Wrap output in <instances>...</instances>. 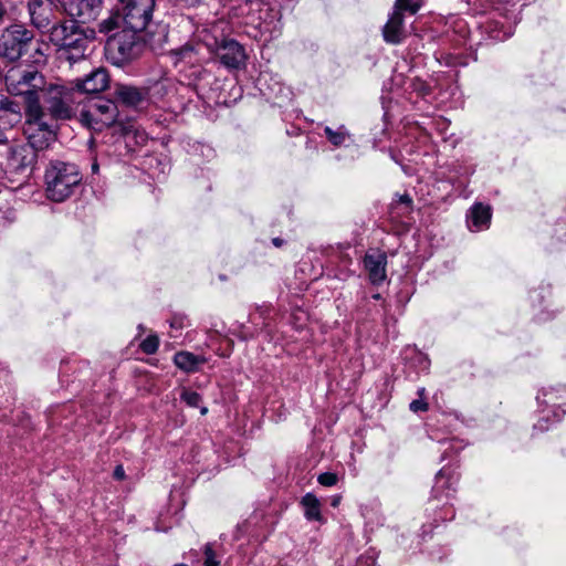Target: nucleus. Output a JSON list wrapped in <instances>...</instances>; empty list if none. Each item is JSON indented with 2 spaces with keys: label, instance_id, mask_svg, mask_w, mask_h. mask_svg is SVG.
Instances as JSON below:
<instances>
[{
  "label": "nucleus",
  "instance_id": "25",
  "mask_svg": "<svg viewBox=\"0 0 566 566\" xmlns=\"http://www.w3.org/2000/svg\"><path fill=\"white\" fill-rule=\"evenodd\" d=\"M171 53L175 60V64L186 60L191 62V60L195 56V50L191 45H184L179 49L174 50Z\"/></svg>",
  "mask_w": 566,
  "mask_h": 566
},
{
  "label": "nucleus",
  "instance_id": "6",
  "mask_svg": "<svg viewBox=\"0 0 566 566\" xmlns=\"http://www.w3.org/2000/svg\"><path fill=\"white\" fill-rule=\"evenodd\" d=\"M56 126L48 120L46 113L41 104L33 102L25 107V122L23 133L28 139L27 146L34 151L46 149L56 140Z\"/></svg>",
  "mask_w": 566,
  "mask_h": 566
},
{
  "label": "nucleus",
  "instance_id": "37",
  "mask_svg": "<svg viewBox=\"0 0 566 566\" xmlns=\"http://www.w3.org/2000/svg\"><path fill=\"white\" fill-rule=\"evenodd\" d=\"M545 420H539L536 424H534V429L535 430H541V431H544V430H547V427L545 426Z\"/></svg>",
  "mask_w": 566,
  "mask_h": 566
},
{
  "label": "nucleus",
  "instance_id": "11",
  "mask_svg": "<svg viewBox=\"0 0 566 566\" xmlns=\"http://www.w3.org/2000/svg\"><path fill=\"white\" fill-rule=\"evenodd\" d=\"M216 52L220 63L227 69L239 70L245 66V50L233 39H222L217 42Z\"/></svg>",
  "mask_w": 566,
  "mask_h": 566
},
{
  "label": "nucleus",
  "instance_id": "19",
  "mask_svg": "<svg viewBox=\"0 0 566 566\" xmlns=\"http://www.w3.org/2000/svg\"><path fill=\"white\" fill-rule=\"evenodd\" d=\"M491 207L485 206L483 203H474L468 214V226L471 231H480L483 229H488L491 222Z\"/></svg>",
  "mask_w": 566,
  "mask_h": 566
},
{
  "label": "nucleus",
  "instance_id": "18",
  "mask_svg": "<svg viewBox=\"0 0 566 566\" xmlns=\"http://www.w3.org/2000/svg\"><path fill=\"white\" fill-rule=\"evenodd\" d=\"M116 98L128 107H138L146 99L148 92L145 88H139L126 84H117L114 92Z\"/></svg>",
  "mask_w": 566,
  "mask_h": 566
},
{
  "label": "nucleus",
  "instance_id": "13",
  "mask_svg": "<svg viewBox=\"0 0 566 566\" xmlns=\"http://www.w3.org/2000/svg\"><path fill=\"white\" fill-rule=\"evenodd\" d=\"M364 269L373 285H380L387 279V254L379 250L366 252L363 259Z\"/></svg>",
  "mask_w": 566,
  "mask_h": 566
},
{
  "label": "nucleus",
  "instance_id": "20",
  "mask_svg": "<svg viewBox=\"0 0 566 566\" xmlns=\"http://www.w3.org/2000/svg\"><path fill=\"white\" fill-rule=\"evenodd\" d=\"M301 504L304 507V516L306 520L317 522L323 521V516L321 513V502L316 497V495H314L313 493H306L302 497Z\"/></svg>",
  "mask_w": 566,
  "mask_h": 566
},
{
  "label": "nucleus",
  "instance_id": "38",
  "mask_svg": "<svg viewBox=\"0 0 566 566\" xmlns=\"http://www.w3.org/2000/svg\"><path fill=\"white\" fill-rule=\"evenodd\" d=\"M272 243L276 247V248H281L283 244H284V240L281 239V238H273L272 239Z\"/></svg>",
  "mask_w": 566,
  "mask_h": 566
},
{
  "label": "nucleus",
  "instance_id": "10",
  "mask_svg": "<svg viewBox=\"0 0 566 566\" xmlns=\"http://www.w3.org/2000/svg\"><path fill=\"white\" fill-rule=\"evenodd\" d=\"M124 4V27L144 31L153 18L155 0H119Z\"/></svg>",
  "mask_w": 566,
  "mask_h": 566
},
{
  "label": "nucleus",
  "instance_id": "46",
  "mask_svg": "<svg viewBox=\"0 0 566 566\" xmlns=\"http://www.w3.org/2000/svg\"><path fill=\"white\" fill-rule=\"evenodd\" d=\"M450 496H451V493H450V492H448V493H447V495H446V497L448 499V497H450Z\"/></svg>",
  "mask_w": 566,
  "mask_h": 566
},
{
  "label": "nucleus",
  "instance_id": "28",
  "mask_svg": "<svg viewBox=\"0 0 566 566\" xmlns=\"http://www.w3.org/2000/svg\"><path fill=\"white\" fill-rule=\"evenodd\" d=\"M203 555H205V566H219L220 562L217 559V555L214 551L212 549V545L210 543L205 545L203 548Z\"/></svg>",
  "mask_w": 566,
  "mask_h": 566
},
{
  "label": "nucleus",
  "instance_id": "41",
  "mask_svg": "<svg viewBox=\"0 0 566 566\" xmlns=\"http://www.w3.org/2000/svg\"><path fill=\"white\" fill-rule=\"evenodd\" d=\"M92 170H93L94 172L98 170V165H97L96 163H94V164L92 165Z\"/></svg>",
  "mask_w": 566,
  "mask_h": 566
},
{
  "label": "nucleus",
  "instance_id": "2",
  "mask_svg": "<svg viewBox=\"0 0 566 566\" xmlns=\"http://www.w3.org/2000/svg\"><path fill=\"white\" fill-rule=\"evenodd\" d=\"M144 49L140 31L123 27L107 38L105 55L113 65L122 67L138 59Z\"/></svg>",
  "mask_w": 566,
  "mask_h": 566
},
{
  "label": "nucleus",
  "instance_id": "44",
  "mask_svg": "<svg viewBox=\"0 0 566 566\" xmlns=\"http://www.w3.org/2000/svg\"><path fill=\"white\" fill-rule=\"evenodd\" d=\"M170 326H172V327H177V324H175V323H170Z\"/></svg>",
  "mask_w": 566,
  "mask_h": 566
},
{
  "label": "nucleus",
  "instance_id": "27",
  "mask_svg": "<svg viewBox=\"0 0 566 566\" xmlns=\"http://www.w3.org/2000/svg\"><path fill=\"white\" fill-rule=\"evenodd\" d=\"M158 346H159V339L155 335H150V336L146 337L140 343V349L145 354H148V355L155 354L157 352V349H158Z\"/></svg>",
  "mask_w": 566,
  "mask_h": 566
},
{
  "label": "nucleus",
  "instance_id": "15",
  "mask_svg": "<svg viewBox=\"0 0 566 566\" xmlns=\"http://www.w3.org/2000/svg\"><path fill=\"white\" fill-rule=\"evenodd\" d=\"M109 84V75L106 69L98 67L75 81L74 90L78 94H96L105 91Z\"/></svg>",
  "mask_w": 566,
  "mask_h": 566
},
{
  "label": "nucleus",
  "instance_id": "1",
  "mask_svg": "<svg viewBox=\"0 0 566 566\" xmlns=\"http://www.w3.org/2000/svg\"><path fill=\"white\" fill-rule=\"evenodd\" d=\"M82 175L76 165L65 161H51L45 169L46 197L55 202L67 199L80 185Z\"/></svg>",
  "mask_w": 566,
  "mask_h": 566
},
{
  "label": "nucleus",
  "instance_id": "9",
  "mask_svg": "<svg viewBox=\"0 0 566 566\" xmlns=\"http://www.w3.org/2000/svg\"><path fill=\"white\" fill-rule=\"evenodd\" d=\"M34 46V33L23 24H11L0 34V57L15 62Z\"/></svg>",
  "mask_w": 566,
  "mask_h": 566
},
{
  "label": "nucleus",
  "instance_id": "17",
  "mask_svg": "<svg viewBox=\"0 0 566 566\" xmlns=\"http://www.w3.org/2000/svg\"><path fill=\"white\" fill-rule=\"evenodd\" d=\"M385 42L389 44H400L406 38L403 15L392 10L388 21L382 28Z\"/></svg>",
  "mask_w": 566,
  "mask_h": 566
},
{
  "label": "nucleus",
  "instance_id": "40",
  "mask_svg": "<svg viewBox=\"0 0 566 566\" xmlns=\"http://www.w3.org/2000/svg\"><path fill=\"white\" fill-rule=\"evenodd\" d=\"M200 413H201L202 416L207 415V413H208V408H207V407H205V406H203V407H201V408H200Z\"/></svg>",
  "mask_w": 566,
  "mask_h": 566
},
{
  "label": "nucleus",
  "instance_id": "35",
  "mask_svg": "<svg viewBox=\"0 0 566 566\" xmlns=\"http://www.w3.org/2000/svg\"><path fill=\"white\" fill-rule=\"evenodd\" d=\"M34 53L40 56V57H34V60H33L34 63L44 62V54L42 53L41 48L39 45L36 48H34Z\"/></svg>",
  "mask_w": 566,
  "mask_h": 566
},
{
  "label": "nucleus",
  "instance_id": "24",
  "mask_svg": "<svg viewBox=\"0 0 566 566\" xmlns=\"http://www.w3.org/2000/svg\"><path fill=\"white\" fill-rule=\"evenodd\" d=\"M422 7V0H396L392 10L403 15V12L416 14Z\"/></svg>",
  "mask_w": 566,
  "mask_h": 566
},
{
  "label": "nucleus",
  "instance_id": "22",
  "mask_svg": "<svg viewBox=\"0 0 566 566\" xmlns=\"http://www.w3.org/2000/svg\"><path fill=\"white\" fill-rule=\"evenodd\" d=\"M122 24L124 25L123 14L118 12L109 13V15L106 19H103L98 23V32L103 34H113L122 29Z\"/></svg>",
  "mask_w": 566,
  "mask_h": 566
},
{
  "label": "nucleus",
  "instance_id": "4",
  "mask_svg": "<svg viewBox=\"0 0 566 566\" xmlns=\"http://www.w3.org/2000/svg\"><path fill=\"white\" fill-rule=\"evenodd\" d=\"M41 105L46 117L54 120H67L77 113V107L83 103L77 101L74 87L64 85H44L40 91Z\"/></svg>",
  "mask_w": 566,
  "mask_h": 566
},
{
  "label": "nucleus",
  "instance_id": "12",
  "mask_svg": "<svg viewBox=\"0 0 566 566\" xmlns=\"http://www.w3.org/2000/svg\"><path fill=\"white\" fill-rule=\"evenodd\" d=\"M103 0H63L65 12L77 23L95 20L102 10Z\"/></svg>",
  "mask_w": 566,
  "mask_h": 566
},
{
  "label": "nucleus",
  "instance_id": "23",
  "mask_svg": "<svg viewBox=\"0 0 566 566\" xmlns=\"http://www.w3.org/2000/svg\"><path fill=\"white\" fill-rule=\"evenodd\" d=\"M324 133L328 142L335 147L344 145L346 139L349 138V133L344 126L338 127L337 130H334L329 126H326L324 128Z\"/></svg>",
  "mask_w": 566,
  "mask_h": 566
},
{
  "label": "nucleus",
  "instance_id": "3",
  "mask_svg": "<svg viewBox=\"0 0 566 566\" xmlns=\"http://www.w3.org/2000/svg\"><path fill=\"white\" fill-rule=\"evenodd\" d=\"M51 41L57 46L60 57L75 63L85 57L90 39L74 21L54 25L51 30Z\"/></svg>",
  "mask_w": 566,
  "mask_h": 566
},
{
  "label": "nucleus",
  "instance_id": "39",
  "mask_svg": "<svg viewBox=\"0 0 566 566\" xmlns=\"http://www.w3.org/2000/svg\"><path fill=\"white\" fill-rule=\"evenodd\" d=\"M339 501H340V496H336V497H334V499H333V501H332V505H333V506L338 505Z\"/></svg>",
  "mask_w": 566,
  "mask_h": 566
},
{
  "label": "nucleus",
  "instance_id": "29",
  "mask_svg": "<svg viewBox=\"0 0 566 566\" xmlns=\"http://www.w3.org/2000/svg\"><path fill=\"white\" fill-rule=\"evenodd\" d=\"M317 482L323 486H334L338 482V476L333 472H324L317 476Z\"/></svg>",
  "mask_w": 566,
  "mask_h": 566
},
{
  "label": "nucleus",
  "instance_id": "33",
  "mask_svg": "<svg viewBox=\"0 0 566 566\" xmlns=\"http://www.w3.org/2000/svg\"><path fill=\"white\" fill-rule=\"evenodd\" d=\"M176 3L184 6V7H195L197 6L200 0H175Z\"/></svg>",
  "mask_w": 566,
  "mask_h": 566
},
{
  "label": "nucleus",
  "instance_id": "7",
  "mask_svg": "<svg viewBox=\"0 0 566 566\" xmlns=\"http://www.w3.org/2000/svg\"><path fill=\"white\" fill-rule=\"evenodd\" d=\"M36 161V153L32 146L18 144L10 146L1 161L4 178L12 188H19L29 178Z\"/></svg>",
  "mask_w": 566,
  "mask_h": 566
},
{
  "label": "nucleus",
  "instance_id": "26",
  "mask_svg": "<svg viewBox=\"0 0 566 566\" xmlns=\"http://www.w3.org/2000/svg\"><path fill=\"white\" fill-rule=\"evenodd\" d=\"M180 399L188 405L189 407L196 408L199 407L200 402L202 401V397L200 394L193 390L184 389Z\"/></svg>",
  "mask_w": 566,
  "mask_h": 566
},
{
  "label": "nucleus",
  "instance_id": "5",
  "mask_svg": "<svg viewBox=\"0 0 566 566\" xmlns=\"http://www.w3.org/2000/svg\"><path fill=\"white\" fill-rule=\"evenodd\" d=\"M4 81L10 94L24 97L25 107L33 102L41 104L40 91L44 87L45 80L35 67L13 66L7 72Z\"/></svg>",
  "mask_w": 566,
  "mask_h": 566
},
{
  "label": "nucleus",
  "instance_id": "42",
  "mask_svg": "<svg viewBox=\"0 0 566 566\" xmlns=\"http://www.w3.org/2000/svg\"><path fill=\"white\" fill-rule=\"evenodd\" d=\"M374 300H380L381 298V295L379 293H376L371 296Z\"/></svg>",
  "mask_w": 566,
  "mask_h": 566
},
{
  "label": "nucleus",
  "instance_id": "43",
  "mask_svg": "<svg viewBox=\"0 0 566 566\" xmlns=\"http://www.w3.org/2000/svg\"><path fill=\"white\" fill-rule=\"evenodd\" d=\"M418 394H419V396H422V395L424 394V388H420V389L418 390Z\"/></svg>",
  "mask_w": 566,
  "mask_h": 566
},
{
  "label": "nucleus",
  "instance_id": "21",
  "mask_svg": "<svg viewBox=\"0 0 566 566\" xmlns=\"http://www.w3.org/2000/svg\"><path fill=\"white\" fill-rule=\"evenodd\" d=\"M174 361L178 368L187 373H193L198 369L203 359L189 352H179L175 354Z\"/></svg>",
  "mask_w": 566,
  "mask_h": 566
},
{
  "label": "nucleus",
  "instance_id": "31",
  "mask_svg": "<svg viewBox=\"0 0 566 566\" xmlns=\"http://www.w3.org/2000/svg\"><path fill=\"white\" fill-rule=\"evenodd\" d=\"M447 484L448 482L444 481V471L440 470L437 474L436 484L433 486L434 496H438L437 493L439 492V490L444 488Z\"/></svg>",
  "mask_w": 566,
  "mask_h": 566
},
{
  "label": "nucleus",
  "instance_id": "32",
  "mask_svg": "<svg viewBox=\"0 0 566 566\" xmlns=\"http://www.w3.org/2000/svg\"><path fill=\"white\" fill-rule=\"evenodd\" d=\"M113 476H114V479L119 480V481L125 479V476H126L125 475V470H124V467L122 464H118V465L115 467L114 472H113Z\"/></svg>",
  "mask_w": 566,
  "mask_h": 566
},
{
  "label": "nucleus",
  "instance_id": "36",
  "mask_svg": "<svg viewBox=\"0 0 566 566\" xmlns=\"http://www.w3.org/2000/svg\"><path fill=\"white\" fill-rule=\"evenodd\" d=\"M6 13H7V10H6L4 3L0 0V25L4 21Z\"/></svg>",
  "mask_w": 566,
  "mask_h": 566
},
{
  "label": "nucleus",
  "instance_id": "8",
  "mask_svg": "<svg viewBox=\"0 0 566 566\" xmlns=\"http://www.w3.org/2000/svg\"><path fill=\"white\" fill-rule=\"evenodd\" d=\"M83 126L102 132L117 122L118 107L114 101L103 97L87 99L78 111Z\"/></svg>",
  "mask_w": 566,
  "mask_h": 566
},
{
  "label": "nucleus",
  "instance_id": "16",
  "mask_svg": "<svg viewBox=\"0 0 566 566\" xmlns=\"http://www.w3.org/2000/svg\"><path fill=\"white\" fill-rule=\"evenodd\" d=\"M54 0H30L28 3L31 23L39 30H46L53 19Z\"/></svg>",
  "mask_w": 566,
  "mask_h": 566
},
{
  "label": "nucleus",
  "instance_id": "14",
  "mask_svg": "<svg viewBox=\"0 0 566 566\" xmlns=\"http://www.w3.org/2000/svg\"><path fill=\"white\" fill-rule=\"evenodd\" d=\"M22 119L19 103L0 95V144L8 142L7 130L14 127Z\"/></svg>",
  "mask_w": 566,
  "mask_h": 566
},
{
  "label": "nucleus",
  "instance_id": "45",
  "mask_svg": "<svg viewBox=\"0 0 566 566\" xmlns=\"http://www.w3.org/2000/svg\"><path fill=\"white\" fill-rule=\"evenodd\" d=\"M170 326H172V327H177V324H175V323H170Z\"/></svg>",
  "mask_w": 566,
  "mask_h": 566
},
{
  "label": "nucleus",
  "instance_id": "30",
  "mask_svg": "<svg viewBox=\"0 0 566 566\" xmlns=\"http://www.w3.org/2000/svg\"><path fill=\"white\" fill-rule=\"evenodd\" d=\"M409 408L413 412H423L429 409V405L423 399H415L410 402Z\"/></svg>",
  "mask_w": 566,
  "mask_h": 566
},
{
  "label": "nucleus",
  "instance_id": "34",
  "mask_svg": "<svg viewBox=\"0 0 566 566\" xmlns=\"http://www.w3.org/2000/svg\"><path fill=\"white\" fill-rule=\"evenodd\" d=\"M399 202L409 207L412 203V199L408 193H403L399 196Z\"/></svg>",
  "mask_w": 566,
  "mask_h": 566
}]
</instances>
